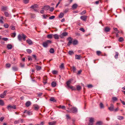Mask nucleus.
Returning <instances> with one entry per match:
<instances>
[{"mask_svg":"<svg viewBox=\"0 0 125 125\" xmlns=\"http://www.w3.org/2000/svg\"><path fill=\"white\" fill-rule=\"evenodd\" d=\"M52 42L51 41L48 40L43 43L42 45L43 47L45 48H47L48 45Z\"/></svg>","mask_w":125,"mask_h":125,"instance_id":"nucleus-2","label":"nucleus"},{"mask_svg":"<svg viewBox=\"0 0 125 125\" xmlns=\"http://www.w3.org/2000/svg\"><path fill=\"white\" fill-rule=\"evenodd\" d=\"M69 9L68 8H67L66 9L63 10V11L64 12V13H66L69 10Z\"/></svg>","mask_w":125,"mask_h":125,"instance_id":"nucleus-34","label":"nucleus"},{"mask_svg":"<svg viewBox=\"0 0 125 125\" xmlns=\"http://www.w3.org/2000/svg\"><path fill=\"white\" fill-rule=\"evenodd\" d=\"M27 42L29 45H31L33 44L32 41L30 39H28L26 41Z\"/></svg>","mask_w":125,"mask_h":125,"instance_id":"nucleus-12","label":"nucleus"},{"mask_svg":"<svg viewBox=\"0 0 125 125\" xmlns=\"http://www.w3.org/2000/svg\"><path fill=\"white\" fill-rule=\"evenodd\" d=\"M72 69L73 72H75L76 70V69L75 67L74 66H73Z\"/></svg>","mask_w":125,"mask_h":125,"instance_id":"nucleus-48","label":"nucleus"},{"mask_svg":"<svg viewBox=\"0 0 125 125\" xmlns=\"http://www.w3.org/2000/svg\"><path fill=\"white\" fill-rule=\"evenodd\" d=\"M4 26L5 28H8L9 27V25L7 24L6 23L4 25Z\"/></svg>","mask_w":125,"mask_h":125,"instance_id":"nucleus-51","label":"nucleus"},{"mask_svg":"<svg viewBox=\"0 0 125 125\" xmlns=\"http://www.w3.org/2000/svg\"><path fill=\"white\" fill-rule=\"evenodd\" d=\"M7 7L5 6H3L2 7L1 10L2 11H5L7 10Z\"/></svg>","mask_w":125,"mask_h":125,"instance_id":"nucleus-25","label":"nucleus"},{"mask_svg":"<svg viewBox=\"0 0 125 125\" xmlns=\"http://www.w3.org/2000/svg\"><path fill=\"white\" fill-rule=\"evenodd\" d=\"M22 121L23 119H20L18 120H16L14 122V124H16L19 123L20 122H22Z\"/></svg>","mask_w":125,"mask_h":125,"instance_id":"nucleus-14","label":"nucleus"},{"mask_svg":"<svg viewBox=\"0 0 125 125\" xmlns=\"http://www.w3.org/2000/svg\"><path fill=\"white\" fill-rule=\"evenodd\" d=\"M4 119V117H2L0 118V121L1 122H2Z\"/></svg>","mask_w":125,"mask_h":125,"instance_id":"nucleus-59","label":"nucleus"},{"mask_svg":"<svg viewBox=\"0 0 125 125\" xmlns=\"http://www.w3.org/2000/svg\"><path fill=\"white\" fill-rule=\"evenodd\" d=\"M52 34H49L47 35V37L48 39H51L52 38Z\"/></svg>","mask_w":125,"mask_h":125,"instance_id":"nucleus-30","label":"nucleus"},{"mask_svg":"<svg viewBox=\"0 0 125 125\" xmlns=\"http://www.w3.org/2000/svg\"><path fill=\"white\" fill-rule=\"evenodd\" d=\"M33 108L35 110H37L39 108V107L37 105H34Z\"/></svg>","mask_w":125,"mask_h":125,"instance_id":"nucleus-15","label":"nucleus"},{"mask_svg":"<svg viewBox=\"0 0 125 125\" xmlns=\"http://www.w3.org/2000/svg\"><path fill=\"white\" fill-rule=\"evenodd\" d=\"M79 30L83 32H84L85 31L84 29L83 28H80L79 29Z\"/></svg>","mask_w":125,"mask_h":125,"instance_id":"nucleus-58","label":"nucleus"},{"mask_svg":"<svg viewBox=\"0 0 125 125\" xmlns=\"http://www.w3.org/2000/svg\"><path fill=\"white\" fill-rule=\"evenodd\" d=\"M100 106L101 108H103L104 107L103 104L102 103H101L100 104Z\"/></svg>","mask_w":125,"mask_h":125,"instance_id":"nucleus-39","label":"nucleus"},{"mask_svg":"<svg viewBox=\"0 0 125 125\" xmlns=\"http://www.w3.org/2000/svg\"><path fill=\"white\" fill-rule=\"evenodd\" d=\"M20 65L21 67H23L24 66V64H22L21 63H20Z\"/></svg>","mask_w":125,"mask_h":125,"instance_id":"nucleus-62","label":"nucleus"},{"mask_svg":"<svg viewBox=\"0 0 125 125\" xmlns=\"http://www.w3.org/2000/svg\"><path fill=\"white\" fill-rule=\"evenodd\" d=\"M76 87L77 90L78 91L81 89L82 88L79 85L77 86Z\"/></svg>","mask_w":125,"mask_h":125,"instance_id":"nucleus-40","label":"nucleus"},{"mask_svg":"<svg viewBox=\"0 0 125 125\" xmlns=\"http://www.w3.org/2000/svg\"><path fill=\"white\" fill-rule=\"evenodd\" d=\"M50 100L52 101H53V102H56V100H55L54 98L53 97H52L50 99Z\"/></svg>","mask_w":125,"mask_h":125,"instance_id":"nucleus-37","label":"nucleus"},{"mask_svg":"<svg viewBox=\"0 0 125 125\" xmlns=\"http://www.w3.org/2000/svg\"><path fill=\"white\" fill-rule=\"evenodd\" d=\"M64 13L62 12H61L59 16V17L60 18H62L63 16Z\"/></svg>","mask_w":125,"mask_h":125,"instance_id":"nucleus-28","label":"nucleus"},{"mask_svg":"<svg viewBox=\"0 0 125 125\" xmlns=\"http://www.w3.org/2000/svg\"><path fill=\"white\" fill-rule=\"evenodd\" d=\"M60 68L61 69H62L63 68H64V64L63 63H62L61 64L60 66Z\"/></svg>","mask_w":125,"mask_h":125,"instance_id":"nucleus-44","label":"nucleus"},{"mask_svg":"<svg viewBox=\"0 0 125 125\" xmlns=\"http://www.w3.org/2000/svg\"><path fill=\"white\" fill-rule=\"evenodd\" d=\"M56 123V121H55L52 122H49L48 124L49 125H55Z\"/></svg>","mask_w":125,"mask_h":125,"instance_id":"nucleus-11","label":"nucleus"},{"mask_svg":"<svg viewBox=\"0 0 125 125\" xmlns=\"http://www.w3.org/2000/svg\"><path fill=\"white\" fill-rule=\"evenodd\" d=\"M101 53V52L99 51H97L96 52L97 54V55L99 56L100 55Z\"/></svg>","mask_w":125,"mask_h":125,"instance_id":"nucleus-53","label":"nucleus"},{"mask_svg":"<svg viewBox=\"0 0 125 125\" xmlns=\"http://www.w3.org/2000/svg\"><path fill=\"white\" fill-rule=\"evenodd\" d=\"M120 100L123 105H125V102L124 101H122L121 99Z\"/></svg>","mask_w":125,"mask_h":125,"instance_id":"nucleus-61","label":"nucleus"},{"mask_svg":"<svg viewBox=\"0 0 125 125\" xmlns=\"http://www.w3.org/2000/svg\"><path fill=\"white\" fill-rule=\"evenodd\" d=\"M68 109L69 110H67V111L69 112H72L73 113L77 112V109L75 107H73L71 108L70 109L68 108Z\"/></svg>","mask_w":125,"mask_h":125,"instance_id":"nucleus-3","label":"nucleus"},{"mask_svg":"<svg viewBox=\"0 0 125 125\" xmlns=\"http://www.w3.org/2000/svg\"><path fill=\"white\" fill-rule=\"evenodd\" d=\"M4 103L3 101L2 100H0V105L3 106L4 105Z\"/></svg>","mask_w":125,"mask_h":125,"instance_id":"nucleus-35","label":"nucleus"},{"mask_svg":"<svg viewBox=\"0 0 125 125\" xmlns=\"http://www.w3.org/2000/svg\"><path fill=\"white\" fill-rule=\"evenodd\" d=\"M4 20V17L2 16L0 17V23H3V20Z\"/></svg>","mask_w":125,"mask_h":125,"instance_id":"nucleus-27","label":"nucleus"},{"mask_svg":"<svg viewBox=\"0 0 125 125\" xmlns=\"http://www.w3.org/2000/svg\"><path fill=\"white\" fill-rule=\"evenodd\" d=\"M26 51L29 53H31L32 52V51L31 50L29 49H26Z\"/></svg>","mask_w":125,"mask_h":125,"instance_id":"nucleus-45","label":"nucleus"},{"mask_svg":"<svg viewBox=\"0 0 125 125\" xmlns=\"http://www.w3.org/2000/svg\"><path fill=\"white\" fill-rule=\"evenodd\" d=\"M53 36H54V38L55 39H59V36L57 34H55L53 35Z\"/></svg>","mask_w":125,"mask_h":125,"instance_id":"nucleus-24","label":"nucleus"},{"mask_svg":"<svg viewBox=\"0 0 125 125\" xmlns=\"http://www.w3.org/2000/svg\"><path fill=\"white\" fill-rule=\"evenodd\" d=\"M6 66L7 67L9 68L11 66V65L9 63H7L6 64Z\"/></svg>","mask_w":125,"mask_h":125,"instance_id":"nucleus-49","label":"nucleus"},{"mask_svg":"<svg viewBox=\"0 0 125 125\" xmlns=\"http://www.w3.org/2000/svg\"><path fill=\"white\" fill-rule=\"evenodd\" d=\"M31 102L30 101H28L25 104V105L27 107H28L31 105Z\"/></svg>","mask_w":125,"mask_h":125,"instance_id":"nucleus-16","label":"nucleus"},{"mask_svg":"<svg viewBox=\"0 0 125 125\" xmlns=\"http://www.w3.org/2000/svg\"><path fill=\"white\" fill-rule=\"evenodd\" d=\"M93 86L91 84H88L87 85V87L88 88H91L93 87Z\"/></svg>","mask_w":125,"mask_h":125,"instance_id":"nucleus-56","label":"nucleus"},{"mask_svg":"<svg viewBox=\"0 0 125 125\" xmlns=\"http://www.w3.org/2000/svg\"><path fill=\"white\" fill-rule=\"evenodd\" d=\"M43 83H44V84H46L47 83V79L46 78L44 77L43 78Z\"/></svg>","mask_w":125,"mask_h":125,"instance_id":"nucleus-26","label":"nucleus"},{"mask_svg":"<svg viewBox=\"0 0 125 125\" xmlns=\"http://www.w3.org/2000/svg\"><path fill=\"white\" fill-rule=\"evenodd\" d=\"M115 59L118 58V56L119 55V53L117 52H115Z\"/></svg>","mask_w":125,"mask_h":125,"instance_id":"nucleus-38","label":"nucleus"},{"mask_svg":"<svg viewBox=\"0 0 125 125\" xmlns=\"http://www.w3.org/2000/svg\"><path fill=\"white\" fill-rule=\"evenodd\" d=\"M117 118L119 120H121L123 119L124 117L123 116H117Z\"/></svg>","mask_w":125,"mask_h":125,"instance_id":"nucleus-31","label":"nucleus"},{"mask_svg":"<svg viewBox=\"0 0 125 125\" xmlns=\"http://www.w3.org/2000/svg\"><path fill=\"white\" fill-rule=\"evenodd\" d=\"M55 16H52L50 17H49V19H52L55 18Z\"/></svg>","mask_w":125,"mask_h":125,"instance_id":"nucleus-60","label":"nucleus"},{"mask_svg":"<svg viewBox=\"0 0 125 125\" xmlns=\"http://www.w3.org/2000/svg\"><path fill=\"white\" fill-rule=\"evenodd\" d=\"M78 6V5L77 4H75L73 5L72 8L73 9H76Z\"/></svg>","mask_w":125,"mask_h":125,"instance_id":"nucleus-22","label":"nucleus"},{"mask_svg":"<svg viewBox=\"0 0 125 125\" xmlns=\"http://www.w3.org/2000/svg\"><path fill=\"white\" fill-rule=\"evenodd\" d=\"M112 99L114 101H116L117 100V98L115 97H112Z\"/></svg>","mask_w":125,"mask_h":125,"instance_id":"nucleus-47","label":"nucleus"},{"mask_svg":"<svg viewBox=\"0 0 125 125\" xmlns=\"http://www.w3.org/2000/svg\"><path fill=\"white\" fill-rule=\"evenodd\" d=\"M73 45H75L77 44L78 43V41L77 40H74L73 42Z\"/></svg>","mask_w":125,"mask_h":125,"instance_id":"nucleus-29","label":"nucleus"},{"mask_svg":"<svg viewBox=\"0 0 125 125\" xmlns=\"http://www.w3.org/2000/svg\"><path fill=\"white\" fill-rule=\"evenodd\" d=\"M66 118L67 119H69L71 118V117L69 115L67 114L66 115Z\"/></svg>","mask_w":125,"mask_h":125,"instance_id":"nucleus-41","label":"nucleus"},{"mask_svg":"<svg viewBox=\"0 0 125 125\" xmlns=\"http://www.w3.org/2000/svg\"><path fill=\"white\" fill-rule=\"evenodd\" d=\"M49 52L51 53H53L54 52V51L53 49L51 48L49 50Z\"/></svg>","mask_w":125,"mask_h":125,"instance_id":"nucleus-33","label":"nucleus"},{"mask_svg":"<svg viewBox=\"0 0 125 125\" xmlns=\"http://www.w3.org/2000/svg\"><path fill=\"white\" fill-rule=\"evenodd\" d=\"M2 39L5 41H7L8 40V39L7 38H3Z\"/></svg>","mask_w":125,"mask_h":125,"instance_id":"nucleus-57","label":"nucleus"},{"mask_svg":"<svg viewBox=\"0 0 125 125\" xmlns=\"http://www.w3.org/2000/svg\"><path fill=\"white\" fill-rule=\"evenodd\" d=\"M110 28L108 26L104 28V31L106 32H108L110 30Z\"/></svg>","mask_w":125,"mask_h":125,"instance_id":"nucleus-13","label":"nucleus"},{"mask_svg":"<svg viewBox=\"0 0 125 125\" xmlns=\"http://www.w3.org/2000/svg\"><path fill=\"white\" fill-rule=\"evenodd\" d=\"M71 80H69L66 83V84L67 85V87H70V83L71 82Z\"/></svg>","mask_w":125,"mask_h":125,"instance_id":"nucleus-20","label":"nucleus"},{"mask_svg":"<svg viewBox=\"0 0 125 125\" xmlns=\"http://www.w3.org/2000/svg\"><path fill=\"white\" fill-rule=\"evenodd\" d=\"M35 66L37 70L38 71H39L41 69L42 67L40 66L36 65Z\"/></svg>","mask_w":125,"mask_h":125,"instance_id":"nucleus-17","label":"nucleus"},{"mask_svg":"<svg viewBox=\"0 0 125 125\" xmlns=\"http://www.w3.org/2000/svg\"><path fill=\"white\" fill-rule=\"evenodd\" d=\"M7 47L8 50H11L12 48V46L11 44H8L7 45Z\"/></svg>","mask_w":125,"mask_h":125,"instance_id":"nucleus-21","label":"nucleus"},{"mask_svg":"<svg viewBox=\"0 0 125 125\" xmlns=\"http://www.w3.org/2000/svg\"><path fill=\"white\" fill-rule=\"evenodd\" d=\"M67 40L69 41V42L67 44L68 46H70L72 43V39L71 37H69L67 38Z\"/></svg>","mask_w":125,"mask_h":125,"instance_id":"nucleus-6","label":"nucleus"},{"mask_svg":"<svg viewBox=\"0 0 125 125\" xmlns=\"http://www.w3.org/2000/svg\"><path fill=\"white\" fill-rule=\"evenodd\" d=\"M5 95H4V94H1L0 95V97L1 98H3Z\"/></svg>","mask_w":125,"mask_h":125,"instance_id":"nucleus-63","label":"nucleus"},{"mask_svg":"<svg viewBox=\"0 0 125 125\" xmlns=\"http://www.w3.org/2000/svg\"><path fill=\"white\" fill-rule=\"evenodd\" d=\"M109 110L111 111H113L114 110V106L113 104H111L110 107H108Z\"/></svg>","mask_w":125,"mask_h":125,"instance_id":"nucleus-10","label":"nucleus"},{"mask_svg":"<svg viewBox=\"0 0 125 125\" xmlns=\"http://www.w3.org/2000/svg\"><path fill=\"white\" fill-rule=\"evenodd\" d=\"M82 72V71L81 70H79V71H78V73H77V74H80L81 72Z\"/></svg>","mask_w":125,"mask_h":125,"instance_id":"nucleus-64","label":"nucleus"},{"mask_svg":"<svg viewBox=\"0 0 125 125\" xmlns=\"http://www.w3.org/2000/svg\"><path fill=\"white\" fill-rule=\"evenodd\" d=\"M80 56L76 55H75V58L76 59L79 60L80 59Z\"/></svg>","mask_w":125,"mask_h":125,"instance_id":"nucleus-32","label":"nucleus"},{"mask_svg":"<svg viewBox=\"0 0 125 125\" xmlns=\"http://www.w3.org/2000/svg\"><path fill=\"white\" fill-rule=\"evenodd\" d=\"M4 14L5 16L6 17H8L9 15V13L7 12H5Z\"/></svg>","mask_w":125,"mask_h":125,"instance_id":"nucleus-42","label":"nucleus"},{"mask_svg":"<svg viewBox=\"0 0 125 125\" xmlns=\"http://www.w3.org/2000/svg\"><path fill=\"white\" fill-rule=\"evenodd\" d=\"M27 37L26 35L23 34H19L18 36V39L20 41H21L22 38L24 41H25L26 40V38Z\"/></svg>","mask_w":125,"mask_h":125,"instance_id":"nucleus-1","label":"nucleus"},{"mask_svg":"<svg viewBox=\"0 0 125 125\" xmlns=\"http://www.w3.org/2000/svg\"><path fill=\"white\" fill-rule=\"evenodd\" d=\"M16 35V33L15 32H14L13 33H12V35H11V36L13 38Z\"/></svg>","mask_w":125,"mask_h":125,"instance_id":"nucleus-50","label":"nucleus"},{"mask_svg":"<svg viewBox=\"0 0 125 125\" xmlns=\"http://www.w3.org/2000/svg\"><path fill=\"white\" fill-rule=\"evenodd\" d=\"M26 113L28 115H30L32 114L31 112L27 110H25L23 112V113Z\"/></svg>","mask_w":125,"mask_h":125,"instance_id":"nucleus-8","label":"nucleus"},{"mask_svg":"<svg viewBox=\"0 0 125 125\" xmlns=\"http://www.w3.org/2000/svg\"><path fill=\"white\" fill-rule=\"evenodd\" d=\"M52 73L53 74H56L57 73V72L56 71L53 70L52 71Z\"/></svg>","mask_w":125,"mask_h":125,"instance_id":"nucleus-54","label":"nucleus"},{"mask_svg":"<svg viewBox=\"0 0 125 125\" xmlns=\"http://www.w3.org/2000/svg\"><path fill=\"white\" fill-rule=\"evenodd\" d=\"M29 0H23L25 4L27 3H28Z\"/></svg>","mask_w":125,"mask_h":125,"instance_id":"nucleus-55","label":"nucleus"},{"mask_svg":"<svg viewBox=\"0 0 125 125\" xmlns=\"http://www.w3.org/2000/svg\"><path fill=\"white\" fill-rule=\"evenodd\" d=\"M38 6L37 4H35L31 5L30 8L31 9H35V8L37 7Z\"/></svg>","mask_w":125,"mask_h":125,"instance_id":"nucleus-19","label":"nucleus"},{"mask_svg":"<svg viewBox=\"0 0 125 125\" xmlns=\"http://www.w3.org/2000/svg\"><path fill=\"white\" fill-rule=\"evenodd\" d=\"M87 17V16H81L80 19L83 21H86Z\"/></svg>","mask_w":125,"mask_h":125,"instance_id":"nucleus-7","label":"nucleus"},{"mask_svg":"<svg viewBox=\"0 0 125 125\" xmlns=\"http://www.w3.org/2000/svg\"><path fill=\"white\" fill-rule=\"evenodd\" d=\"M89 122L90 123H93L94 121V118H93L91 117L90 118Z\"/></svg>","mask_w":125,"mask_h":125,"instance_id":"nucleus-36","label":"nucleus"},{"mask_svg":"<svg viewBox=\"0 0 125 125\" xmlns=\"http://www.w3.org/2000/svg\"><path fill=\"white\" fill-rule=\"evenodd\" d=\"M124 41L123 38L122 37H120L119 39V41L120 42H122Z\"/></svg>","mask_w":125,"mask_h":125,"instance_id":"nucleus-52","label":"nucleus"},{"mask_svg":"<svg viewBox=\"0 0 125 125\" xmlns=\"http://www.w3.org/2000/svg\"><path fill=\"white\" fill-rule=\"evenodd\" d=\"M7 108L8 110L10 111H11L12 109H16V106L15 105L12 106L10 105H9L7 106Z\"/></svg>","mask_w":125,"mask_h":125,"instance_id":"nucleus-4","label":"nucleus"},{"mask_svg":"<svg viewBox=\"0 0 125 125\" xmlns=\"http://www.w3.org/2000/svg\"><path fill=\"white\" fill-rule=\"evenodd\" d=\"M12 69L13 71L15 72L17 71L18 69V67L16 66H14L12 67Z\"/></svg>","mask_w":125,"mask_h":125,"instance_id":"nucleus-9","label":"nucleus"},{"mask_svg":"<svg viewBox=\"0 0 125 125\" xmlns=\"http://www.w3.org/2000/svg\"><path fill=\"white\" fill-rule=\"evenodd\" d=\"M56 83L55 82H53L51 83L52 86L53 87H54L56 86Z\"/></svg>","mask_w":125,"mask_h":125,"instance_id":"nucleus-23","label":"nucleus"},{"mask_svg":"<svg viewBox=\"0 0 125 125\" xmlns=\"http://www.w3.org/2000/svg\"><path fill=\"white\" fill-rule=\"evenodd\" d=\"M68 33L66 32H64L62 33L61 34L59 35V36L61 38H63L67 36Z\"/></svg>","mask_w":125,"mask_h":125,"instance_id":"nucleus-5","label":"nucleus"},{"mask_svg":"<svg viewBox=\"0 0 125 125\" xmlns=\"http://www.w3.org/2000/svg\"><path fill=\"white\" fill-rule=\"evenodd\" d=\"M50 8V6L48 5H46L44 6L43 8V9L45 10H47Z\"/></svg>","mask_w":125,"mask_h":125,"instance_id":"nucleus-18","label":"nucleus"},{"mask_svg":"<svg viewBox=\"0 0 125 125\" xmlns=\"http://www.w3.org/2000/svg\"><path fill=\"white\" fill-rule=\"evenodd\" d=\"M68 53L70 55H72L74 53V52L73 51H69L68 52Z\"/></svg>","mask_w":125,"mask_h":125,"instance_id":"nucleus-43","label":"nucleus"},{"mask_svg":"<svg viewBox=\"0 0 125 125\" xmlns=\"http://www.w3.org/2000/svg\"><path fill=\"white\" fill-rule=\"evenodd\" d=\"M96 124L98 125H101L102 124V122L101 121H98L97 122Z\"/></svg>","mask_w":125,"mask_h":125,"instance_id":"nucleus-46","label":"nucleus"}]
</instances>
